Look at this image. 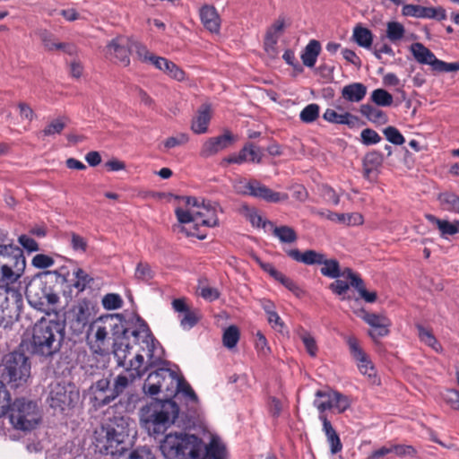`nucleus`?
<instances>
[{
    "instance_id": "f257e3e1",
    "label": "nucleus",
    "mask_w": 459,
    "mask_h": 459,
    "mask_svg": "<svg viewBox=\"0 0 459 459\" xmlns=\"http://www.w3.org/2000/svg\"><path fill=\"white\" fill-rule=\"evenodd\" d=\"M131 334L139 342L147 360L144 361L143 355L138 352L132 356L131 347L125 337L117 341L114 356L117 364L123 367L126 372L115 378L110 394L111 398L114 399L122 394L136 378L141 377L149 367L156 366L162 358V349L155 342L148 329L142 328L133 331Z\"/></svg>"
},
{
    "instance_id": "f03ea898",
    "label": "nucleus",
    "mask_w": 459,
    "mask_h": 459,
    "mask_svg": "<svg viewBox=\"0 0 459 459\" xmlns=\"http://www.w3.org/2000/svg\"><path fill=\"white\" fill-rule=\"evenodd\" d=\"M219 205L211 201L193 196H183L178 199L175 214L178 224L175 230L186 236L204 239L206 235L199 231L200 226L215 227L219 223Z\"/></svg>"
},
{
    "instance_id": "7ed1b4c3",
    "label": "nucleus",
    "mask_w": 459,
    "mask_h": 459,
    "mask_svg": "<svg viewBox=\"0 0 459 459\" xmlns=\"http://www.w3.org/2000/svg\"><path fill=\"white\" fill-rule=\"evenodd\" d=\"M64 325L57 320L41 318L31 329V352L45 358L57 353L64 339Z\"/></svg>"
},
{
    "instance_id": "20e7f679",
    "label": "nucleus",
    "mask_w": 459,
    "mask_h": 459,
    "mask_svg": "<svg viewBox=\"0 0 459 459\" xmlns=\"http://www.w3.org/2000/svg\"><path fill=\"white\" fill-rule=\"evenodd\" d=\"M178 412L175 402L169 399L156 400L140 410V423L150 436L157 437L175 423Z\"/></svg>"
},
{
    "instance_id": "39448f33",
    "label": "nucleus",
    "mask_w": 459,
    "mask_h": 459,
    "mask_svg": "<svg viewBox=\"0 0 459 459\" xmlns=\"http://www.w3.org/2000/svg\"><path fill=\"white\" fill-rule=\"evenodd\" d=\"M160 450L166 459H204V441L184 431L169 432L160 440Z\"/></svg>"
},
{
    "instance_id": "423d86ee",
    "label": "nucleus",
    "mask_w": 459,
    "mask_h": 459,
    "mask_svg": "<svg viewBox=\"0 0 459 459\" xmlns=\"http://www.w3.org/2000/svg\"><path fill=\"white\" fill-rule=\"evenodd\" d=\"M131 422L123 417H115L94 431L93 444L97 451L112 455L125 450L123 446L129 435Z\"/></svg>"
},
{
    "instance_id": "0eeeda50",
    "label": "nucleus",
    "mask_w": 459,
    "mask_h": 459,
    "mask_svg": "<svg viewBox=\"0 0 459 459\" xmlns=\"http://www.w3.org/2000/svg\"><path fill=\"white\" fill-rule=\"evenodd\" d=\"M111 331L114 333L113 351L117 341L125 337L128 342L129 332L124 327L121 323H117L113 316H102L95 320L90 325L87 333V342L90 349L97 354H105L109 350V338L108 334Z\"/></svg>"
},
{
    "instance_id": "6e6552de",
    "label": "nucleus",
    "mask_w": 459,
    "mask_h": 459,
    "mask_svg": "<svg viewBox=\"0 0 459 459\" xmlns=\"http://www.w3.org/2000/svg\"><path fill=\"white\" fill-rule=\"evenodd\" d=\"M181 376L169 368H159L151 372L143 384V392L150 395L163 394L171 397L178 394Z\"/></svg>"
},
{
    "instance_id": "1a4fd4ad",
    "label": "nucleus",
    "mask_w": 459,
    "mask_h": 459,
    "mask_svg": "<svg viewBox=\"0 0 459 459\" xmlns=\"http://www.w3.org/2000/svg\"><path fill=\"white\" fill-rule=\"evenodd\" d=\"M49 272L43 273L48 274ZM26 297L30 305L38 310L46 311L51 306L56 305L59 298L48 286V282L42 278V273L35 275L28 282L26 287Z\"/></svg>"
},
{
    "instance_id": "9d476101",
    "label": "nucleus",
    "mask_w": 459,
    "mask_h": 459,
    "mask_svg": "<svg viewBox=\"0 0 459 459\" xmlns=\"http://www.w3.org/2000/svg\"><path fill=\"white\" fill-rule=\"evenodd\" d=\"M1 376L14 386L27 383L30 377L29 358L22 352L8 353L3 360Z\"/></svg>"
},
{
    "instance_id": "9b49d317",
    "label": "nucleus",
    "mask_w": 459,
    "mask_h": 459,
    "mask_svg": "<svg viewBox=\"0 0 459 459\" xmlns=\"http://www.w3.org/2000/svg\"><path fill=\"white\" fill-rule=\"evenodd\" d=\"M26 258L20 255L13 263L0 262V290L12 296L15 300L22 298L21 288L16 286L26 270Z\"/></svg>"
},
{
    "instance_id": "f8f14e48",
    "label": "nucleus",
    "mask_w": 459,
    "mask_h": 459,
    "mask_svg": "<svg viewBox=\"0 0 459 459\" xmlns=\"http://www.w3.org/2000/svg\"><path fill=\"white\" fill-rule=\"evenodd\" d=\"M40 419V411L35 403L24 399L13 403L10 420L15 429L31 430L39 425Z\"/></svg>"
},
{
    "instance_id": "ddd939ff",
    "label": "nucleus",
    "mask_w": 459,
    "mask_h": 459,
    "mask_svg": "<svg viewBox=\"0 0 459 459\" xmlns=\"http://www.w3.org/2000/svg\"><path fill=\"white\" fill-rule=\"evenodd\" d=\"M79 399V391L71 383L55 381L48 386V403L60 411L70 409Z\"/></svg>"
},
{
    "instance_id": "4468645a",
    "label": "nucleus",
    "mask_w": 459,
    "mask_h": 459,
    "mask_svg": "<svg viewBox=\"0 0 459 459\" xmlns=\"http://www.w3.org/2000/svg\"><path fill=\"white\" fill-rule=\"evenodd\" d=\"M314 406L324 415L326 410H333L338 413L344 412L351 406L348 396L333 389L318 390L315 394Z\"/></svg>"
},
{
    "instance_id": "2eb2a0df",
    "label": "nucleus",
    "mask_w": 459,
    "mask_h": 459,
    "mask_svg": "<svg viewBox=\"0 0 459 459\" xmlns=\"http://www.w3.org/2000/svg\"><path fill=\"white\" fill-rule=\"evenodd\" d=\"M351 355L355 361L359 371L367 377V380L371 385H379L380 378L377 374L375 366L370 357L359 346L358 340L354 337H350L347 340Z\"/></svg>"
},
{
    "instance_id": "dca6fc26",
    "label": "nucleus",
    "mask_w": 459,
    "mask_h": 459,
    "mask_svg": "<svg viewBox=\"0 0 459 459\" xmlns=\"http://www.w3.org/2000/svg\"><path fill=\"white\" fill-rule=\"evenodd\" d=\"M235 188L238 193L250 195L270 203H281L289 198L288 194L275 192L255 180L249 182L241 181L235 186Z\"/></svg>"
},
{
    "instance_id": "f3484780",
    "label": "nucleus",
    "mask_w": 459,
    "mask_h": 459,
    "mask_svg": "<svg viewBox=\"0 0 459 459\" xmlns=\"http://www.w3.org/2000/svg\"><path fill=\"white\" fill-rule=\"evenodd\" d=\"M133 49V39L119 35L111 39L105 48L106 56L120 64L127 66L130 64V53Z\"/></svg>"
},
{
    "instance_id": "a211bd4d",
    "label": "nucleus",
    "mask_w": 459,
    "mask_h": 459,
    "mask_svg": "<svg viewBox=\"0 0 459 459\" xmlns=\"http://www.w3.org/2000/svg\"><path fill=\"white\" fill-rule=\"evenodd\" d=\"M22 298L15 300L11 295L0 290V325H6L19 316Z\"/></svg>"
},
{
    "instance_id": "6ab92c4d",
    "label": "nucleus",
    "mask_w": 459,
    "mask_h": 459,
    "mask_svg": "<svg viewBox=\"0 0 459 459\" xmlns=\"http://www.w3.org/2000/svg\"><path fill=\"white\" fill-rule=\"evenodd\" d=\"M402 14L408 17L437 19L438 21L446 18V11L442 7H425L417 4H404Z\"/></svg>"
},
{
    "instance_id": "aec40b11",
    "label": "nucleus",
    "mask_w": 459,
    "mask_h": 459,
    "mask_svg": "<svg viewBox=\"0 0 459 459\" xmlns=\"http://www.w3.org/2000/svg\"><path fill=\"white\" fill-rule=\"evenodd\" d=\"M360 317L373 328L369 332L372 338L375 339L388 334L391 322L385 315L362 311Z\"/></svg>"
},
{
    "instance_id": "412c9836",
    "label": "nucleus",
    "mask_w": 459,
    "mask_h": 459,
    "mask_svg": "<svg viewBox=\"0 0 459 459\" xmlns=\"http://www.w3.org/2000/svg\"><path fill=\"white\" fill-rule=\"evenodd\" d=\"M234 142V137L230 132L222 135L209 138L204 142L201 150L203 157L212 156L219 152L230 147Z\"/></svg>"
},
{
    "instance_id": "4be33fe9",
    "label": "nucleus",
    "mask_w": 459,
    "mask_h": 459,
    "mask_svg": "<svg viewBox=\"0 0 459 459\" xmlns=\"http://www.w3.org/2000/svg\"><path fill=\"white\" fill-rule=\"evenodd\" d=\"M112 388H109V381L107 378L100 379L91 387L92 399L98 406L105 405L114 400L110 396Z\"/></svg>"
},
{
    "instance_id": "5701e85b",
    "label": "nucleus",
    "mask_w": 459,
    "mask_h": 459,
    "mask_svg": "<svg viewBox=\"0 0 459 459\" xmlns=\"http://www.w3.org/2000/svg\"><path fill=\"white\" fill-rule=\"evenodd\" d=\"M200 18L204 28L212 33H218L221 19L216 9L212 5H204L200 9Z\"/></svg>"
},
{
    "instance_id": "b1692460",
    "label": "nucleus",
    "mask_w": 459,
    "mask_h": 459,
    "mask_svg": "<svg viewBox=\"0 0 459 459\" xmlns=\"http://www.w3.org/2000/svg\"><path fill=\"white\" fill-rule=\"evenodd\" d=\"M212 117L210 106L203 105L194 117L191 129L195 134H204L207 132L208 125Z\"/></svg>"
},
{
    "instance_id": "393cba45",
    "label": "nucleus",
    "mask_w": 459,
    "mask_h": 459,
    "mask_svg": "<svg viewBox=\"0 0 459 459\" xmlns=\"http://www.w3.org/2000/svg\"><path fill=\"white\" fill-rule=\"evenodd\" d=\"M286 253L293 260L305 264H316L324 262V254L315 250H307L304 253H300L298 249H289L286 250Z\"/></svg>"
},
{
    "instance_id": "a878e982",
    "label": "nucleus",
    "mask_w": 459,
    "mask_h": 459,
    "mask_svg": "<svg viewBox=\"0 0 459 459\" xmlns=\"http://www.w3.org/2000/svg\"><path fill=\"white\" fill-rule=\"evenodd\" d=\"M320 420L323 423V431L325 432L327 441L330 446V451L332 454H337L342 449V445L341 443L340 437L334 429L333 428L331 422L327 420L325 415L319 416Z\"/></svg>"
},
{
    "instance_id": "bb28decb",
    "label": "nucleus",
    "mask_w": 459,
    "mask_h": 459,
    "mask_svg": "<svg viewBox=\"0 0 459 459\" xmlns=\"http://www.w3.org/2000/svg\"><path fill=\"white\" fill-rule=\"evenodd\" d=\"M205 454L204 459L209 456L212 459H225L226 447L220 437L214 434H210V441L204 444Z\"/></svg>"
},
{
    "instance_id": "cd10ccee",
    "label": "nucleus",
    "mask_w": 459,
    "mask_h": 459,
    "mask_svg": "<svg viewBox=\"0 0 459 459\" xmlns=\"http://www.w3.org/2000/svg\"><path fill=\"white\" fill-rule=\"evenodd\" d=\"M425 217L440 231L442 237L452 236L459 232V221L450 222L446 220H440L432 214H426Z\"/></svg>"
},
{
    "instance_id": "c85d7f7f",
    "label": "nucleus",
    "mask_w": 459,
    "mask_h": 459,
    "mask_svg": "<svg viewBox=\"0 0 459 459\" xmlns=\"http://www.w3.org/2000/svg\"><path fill=\"white\" fill-rule=\"evenodd\" d=\"M324 118L331 123L340 124V125H347L349 126H354L358 118L351 115L349 112H341L339 113L335 109L327 108L324 113Z\"/></svg>"
},
{
    "instance_id": "c756f323",
    "label": "nucleus",
    "mask_w": 459,
    "mask_h": 459,
    "mask_svg": "<svg viewBox=\"0 0 459 459\" xmlns=\"http://www.w3.org/2000/svg\"><path fill=\"white\" fill-rule=\"evenodd\" d=\"M40 37L44 48L48 51L63 50L69 55H73L76 50L74 45L58 42L52 34L47 31L42 32Z\"/></svg>"
},
{
    "instance_id": "7c9ffc66",
    "label": "nucleus",
    "mask_w": 459,
    "mask_h": 459,
    "mask_svg": "<svg viewBox=\"0 0 459 459\" xmlns=\"http://www.w3.org/2000/svg\"><path fill=\"white\" fill-rule=\"evenodd\" d=\"M414 58L420 64H427L433 68L437 61L435 55L421 43H413L411 48Z\"/></svg>"
},
{
    "instance_id": "2f4dec72",
    "label": "nucleus",
    "mask_w": 459,
    "mask_h": 459,
    "mask_svg": "<svg viewBox=\"0 0 459 459\" xmlns=\"http://www.w3.org/2000/svg\"><path fill=\"white\" fill-rule=\"evenodd\" d=\"M359 111L373 124L385 125L388 121L386 114L380 108L372 105L363 104L360 106Z\"/></svg>"
},
{
    "instance_id": "473e14b6",
    "label": "nucleus",
    "mask_w": 459,
    "mask_h": 459,
    "mask_svg": "<svg viewBox=\"0 0 459 459\" xmlns=\"http://www.w3.org/2000/svg\"><path fill=\"white\" fill-rule=\"evenodd\" d=\"M367 93V88L360 82H354L343 87L342 91V97L351 102H359L364 99Z\"/></svg>"
},
{
    "instance_id": "72a5a7b5",
    "label": "nucleus",
    "mask_w": 459,
    "mask_h": 459,
    "mask_svg": "<svg viewBox=\"0 0 459 459\" xmlns=\"http://www.w3.org/2000/svg\"><path fill=\"white\" fill-rule=\"evenodd\" d=\"M320 51L321 45L319 41L316 39L310 40L301 54L303 64L307 67H313L316 65Z\"/></svg>"
},
{
    "instance_id": "f704fd0d",
    "label": "nucleus",
    "mask_w": 459,
    "mask_h": 459,
    "mask_svg": "<svg viewBox=\"0 0 459 459\" xmlns=\"http://www.w3.org/2000/svg\"><path fill=\"white\" fill-rule=\"evenodd\" d=\"M383 162V156L377 152H371L368 153L363 160L364 176L370 178L371 174L374 173Z\"/></svg>"
},
{
    "instance_id": "c9c22d12",
    "label": "nucleus",
    "mask_w": 459,
    "mask_h": 459,
    "mask_svg": "<svg viewBox=\"0 0 459 459\" xmlns=\"http://www.w3.org/2000/svg\"><path fill=\"white\" fill-rule=\"evenodd\" d=\"M352 38L359 46L364 48H370L372 45V33L366 28L360 26L355 27L353 30Z\"/></svg>"
},
{
    "instance_id": "e433bc0d",
    "label": "nucleus",
    "mask_w": 459,
    "mask_h": 459,
    "mask_svg": "<svg viewBox=\"0 0 459 459\" xmlns=\"http://www.w3.org/2000/svg\"><path fill=\"white\" fill-rule=\"evenodd\" d=\"M67 124V118L65 117H56L51 120L43 129L44 136L54 137L60 134Z\"/></svg>"
},
{
    "instance_id": "4c0bfd02",
    "label": "nucleus",
    "mask_w": 459,
    "mask_h": 459,
    "mask_svg": "<svg viewBox=\"0 0 459 459\" xmlns=\"http://www.w3.org/2000/svg\"><path fill=\"white\" fill-rule=\"evenodd\" d=\"M273 234L279 238L281 243H294L298 237L295 230L289 226L274 227Z\"/></svg>"
},
{
    "instance_id": "58836bf2",
    "label": "nucleus",
    "mask_w": 459,
    "mask_h": 459,
    "mask_svg": "<svg viewBox=\"0 0 459 459\" xmlns=\"http://www.w3.org/2000/svg\"><path fill=\"white\" fill-rule=\"evenodd\" d=\"M155 276L152 267L146 262H139L134 271V278L143 282L151 281Z\"/></svg>"
},
{
    "instance_id": "ea45409f",
    "label": "nucleus",
    "mask_w": 459,
    "mask_h": 459,
    "mask_svg": "<svg viewBox=\"0 0 459 459\" xmlns=\"http://www.w3.org/2000/svg\"><path fill=\"white\" fill-rule=\"evenodd\" d=\"M405 36L404 26L398 22H389L386 24V37L392 42L403 39Z\"/></svg>"
},
{
    "instance_id": "a19ab883",
    "label": "nucleus",
    "mask_w": 459,
    "mask_h": 459,
    "mask_svg": "<svg viewBox=\"0 0 459 459\" xmlns=\"http://www.w3.org/2000/svg\"><path fill=\"white\" fill-rule=\"evenodd\" d=\"M440 204L447 211L459 212V196L453 193H443L438 197Z\"/></svg>"
},
{
    "instance_id": "79ce46f5",
    "label": "nucleus",
    "mask_w": 459,
    "mask_h": 459,
    "mask_svg": "<svg viewBox=\"0 0 459 459\" xmlns=\"http://www.w3.org/2000/svg\"><path fill=\"white\" fill-rule=\"evenodd\" d=\"M370 99L375 104L381 107L391 106L394 101L393 96L384 89L374 90Z\"/></svg>"
},
{
    "instance_id": "37998d69",
    "label": "nucleus",
    "mask_w": 459,
    "mask_h": 459,
    "mask_svg": "<svg viewBox=\"0 0 459 459\" xmlns=\"http://www.w3.org/2000/svg\"><path fill=\"white\" fill-rule=\"evenodd\" d=\"M320 264H323L321 268V273L329 278L335 279L340 276V268L339 264L334 259L327 260L324 257V262Z\"/></svg>"
},
{
    "instance_id": "c03bdc74",
    "label": "nucleus",
    "mask_w": 459,
    "mask_h": 459,
    "mask_svg": "<svg viewBox=\"0 0 459 459\" xmlns=\"http://www.w3.org/2000/svg\"><path fill=\"white\" fill-rule=\"evenodd\" d=\"M91 313L86 305L80 304L74 309V321L80 329L83 328L89 322Z\"/></svg>"
},
{
    "instance_id": "a18cd8bd",
    "label": "nucleus",
    "mask_w": 459,
    "mask_h": 459,
    "mask_svg": "<svg viewBox=\"0 0 459 459\" xmlns=\"http://www.w3.org/2000/svg\"><path fill=\"white\" fill-rule=\"evenodd\" d=\"M20 255H23L22 251L13 244H2L0 245V258L12 257L11 263L16 261Z\"/></svg>"
},
{
    "instance_id": "49530a36",
    "label": "nucleus",
    "mask_w": 459,
    "mask_h": 459,
    "mask_svg": "<svg viewBox=\"0 0 459 459\" xmlns=\"http://www.w3.org/2000/svg\"><path fill=\"white\" fill-rule=\"evenodd\" d=\"M239 339V332L234 325L228 327L223 333L222 341L224 346L227 348H233L236 346Z\"/></svg>"
},
{
    "instance_id": "de8ad7c7",
    "label": "nucleus",
    "mask_w": 459,
    "mask_h": 459,
    "mask_svg": "<svg viewBox=\"0 0 459 459\" xmlns=\"http://www.w3.org/2000/svg\"><path fill=\"white\" fill-rule=\"evenodd\" d=\"M299 338L302 341L307 353L311 357H316L317 353V345L314 336L310 333L303 331L299 333Z\"/></svg>"
},
{
    "instance_id": "09e8293b",
    "label": "nucleus",
    "mask_w": 459,
    "mask_h": 459,
    "mask_svg": "<svg viewBox=\"0 0 459 459\" xmlns=\"http://www.w3.org/2000/svg\"><path fill=\"white\" fill-rule=\"evenodd\" d=\"M163 73H165L170 78L178 82H183L186 80L185 72L179 66H178L176 64L169 60L168 61L166 66H164Z\"/></svg>"
},
{
    "instance_id": "8fccbe9b",
    "label": "nucleus",
    "mask_w": 459,
    "mask_h": 459,
    "mask_svg": "<svg viewBox=\"0 0 459 459\" xmlns=\"http://www.w3.org/2000/svg\"><path fill=\"white\" fill-rule=\"evenodd\" d=\"M189 141V136L186 134L179 133L176 135L168 137L163 142L164 148L168 151L178 146L186 144Z\"/></svg>"
},
{
    "instance_id": "3c124183",
    "label": "nucleus",
    "mask_w": 459,
    "mask_h": 459,
    "mask_svg": "<svg viewBox=\"0 0 459 459\" xmlns=\"http://www.w3.org/2000/svg\"><path fill=\"white\" fill-rule=\"evenodd\" d=\"M55 260L52 256L45 254H37L31 259V264L37 269H48L52 267Z\"/></svg>"
},
{
    "instance_id": "603ef678",
    "label": "nucleus",
    "mask_w": 459,
    "mask_h": 459,
    "mask_svg": "<svg viewBox=\"0 0 459 459\" xmlns=\"http://www.w3.org/2000/svg\"><path fill=\"white\" fill-rule=\"evenodd\" d=\"M178 394H181L186 401L191 402L192 403L195 404L198 403L196 394L182 377L180 379V386L178 387Z\"/></svg>"
},
{
    "instance_id": "864d4df0",
    "label": "nucleus",
    "mask_w": 459,
    "mask_h": 459,
    "mask_svg": "<svg viewBox=\"0 0 459 459\" xmlns=\"http://www.w3.org/2000/svg\"><path fill=\"white\" fill-rule=\"evenodd\" d=\"M419 330V337L427 345L433 348L435 351H438L440 350V344L433 336V334L427 329L422 326L418 327Z\"/></svg>"
},
{
    "instance_id": "5fc2aeb1",
    "label": "nucleus",
    "mask_w": 459,
    "mask_h": 459,
    "mask_svg": "<svg viewBox=\"0 0 459 459\" xmlns=\"http://www.w3.org/2000/svg\"><path fill=\"white\" fill-rule=\"evenodd\" d=\"M11 406V396L4 384L0 380V417L4 416Z\"/></svg>"
},
{
    "instance_id": "6e6d98bb",
    "label": "nucleus",
    "mask_w": 459,
    "mask_h": 459,
    "mask_svg": "<svg viewBox=\"0 0 459 459\" xmlns=\"http://www.w3.org/2000/svg\"><path fill=\"white\" fill-rule=\"evenodd\" d=\"M74 275L76 278V281L74 284L75 289L79 290H83L85 287L91 281V278L89 274L83 271L82 268H76L74 271Z\"/></svg>"
},
{
    "instance_id": "4d7b16f0",
    "label": "nucleus",
    "mask_w": 459,
    "mask_h": 459,
    "mask_svg": "<svg viewBox=\"0 0 459 459\" xmlns=\"http://www.w3.org/2000/svg\"><path fill=\"white\" fill-rule=\"evenodd\" d=\"M279 38L266 34L264 41V49L267 56L271 58H274L278 55L277 42Z\"/></svg>"
},
{
    "instance_id": "13d9d810",
    "label": "nucleus",
    "mask_w": 459,
    "mask_h": 459,
    "mask_svg": "<svg viewBox=\"0 0 459 459\" xmlns=\"http://www.w3.org/2000/svg\"><path fill=\"white\" fill-rule=\"evenodd\" d=\"M318 114H319L318 105L309 104L300 112V119L303 122L311 123L317 118Z\"/></svg>"
},
{
    "instance_id": "bf43d9fd",
    "label": "nucleus",
    "mask_w": 459,
    "mask_h": 459,
    "mask_svg": "<svg viewBox=\"0 0 459 459\" xmlns=\"http://www.w3.org/2000/svg\"><path fill=\"white\" fill-rule=\"evenodd\" d=\"M385 138L392 143L402 145L405 139L403 134L394 126H388L384 130Z\"/></svg>"
},
{
    "instance_id": "052dcab7",
    "label": "nucleus",
    "mask_w": 459,
    "mask_h": 459,
    "mask_svg": "<svg viewBox=\"0 0 459 459\" xmlns=\"http://www.w3.org/2000/svg\"><path fill=\"white\" fill-rule=\"evenodd\" d=\"M361 142L365 145L378 143L381 141L380 135L373 129L366 128L360 133Z\"/></svg>"
},
{
    "instance_id": "680f3d73",
    "label": "nucleus",
    "mask_w": 459,
    "mask_h": 459,
    "mask_svg": "<svg viewBox=\"0 0 459 459\" xmlns=\"http://www.w3.org/2000/svg\"><path fill=\"white\" fill-rule=\"evenodd\" d=\"M122 303L120 296L114 293L107 294L102 299L103 307L109 310L119 308Z\"/></svg>"
},
{
    "instance_id": "e2e57ef3",
    "label": "nucleus",
    "mask_w": 459,
    "mask_h": 459,
    "mask_svg": "<svg viewBox=\"0 0 459 459\" xmlns=\"http://www.w3.org/2000/svg\"><path fill=\"white\" fill-rule=\"evenodd\" d=\"M247 162L259 163L263 157L262 150L253 144L244 146Z\"/></svg>"
},
{
    "instance_id": "0e129e2a",
    "label": "nucleus",
    "mask_w": 459,
    "mask_h": 459,
    "mask_svg": "<svg viewBox=\"0 0 459 459\" xmlns=\"http://www.w3.org/2000/svg\"><path fill=\"white\" fill-rule=\"evenodd\" d=\"M255 339V349L260 356H267L271 352V349L268 346L267 341L264 335L257 332Z\"/></svg>"
},
{
    "instance_id": "69168bd1",
    "label": "nucleus",
    "mask_w": 459,
    "mask_h": 459,
    "mask_svg": "<svg viewBox=\"0 0 459 459\" xmlns=\"http://www.w3.org/2000/svg\"><path fill=\"white\" fill-rule=\"evenodd\" d=\"M443 398L445 402L454 410L459 411V392L455 389L447 390Z\"/></svg>"
},
{
    "instance_id": "338daca9",
    "label": "nucleus",
    "mask_w": 459,
    "mask_h": 459,
    "mask_svg": "<svg viewBox=\"0 0 459 459\" xmlns=\"http://www.w3.org/2000/svg\"><path fill=\"white\" fill-rule=\"evenodd\" d=\"M133 48L135 50V53L138 58L143 62H149L151 57L152 56V53H151L147 48L141 43L133 39Z\"/></svg>"
},
{
    "instance_id": "774afa93",
    "label": "nucleus",
    "mask_w": 459,
    "mask_h": 459,
    "mask_svg": "<svg viewBox=\"0 0 459 459\" xmlns=\"http://www.w3.org/2000/svg\"><path fill=\"white\" fill-rule=\"evenodd\" d=\"M127 459H156L151 449L146 447L138 448L130 453Z\"/></svg>"
}]
</instances>
